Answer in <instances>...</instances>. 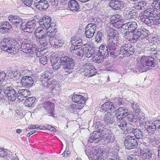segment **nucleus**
Instances as JSON below:
<instances>
[{
	"instance_id": "f257e3e1",
	"label": "nucleus",
	"mask_w": 160,
	"mask_h": 160,
	"mask_svg": "<svg viewBox=\"0 0 160 160\" xmlns=\"http://www.w3.org/2000/svg\"><path fill=\"white\" fill-rule=\"evenodd\" d=\"M71 45L70 48L71 53L75 57L80 59L84 55L87 58L91 57L95 52V47L92 44H82V36L76 35L72 36Z\"/></svg>"
},
{
	"instance_id": "f03ea898",
	"label": "nucleus",
	"mask_w": 160,
	"mask_h": 160,
	"mask_svg": "<svg viewBox=\"0 0 160 160\" xmlns=\"http://www.w3.org/2000/svg\"><path fill=\"white\" fill-rule=\"evenodd\" d=\"M8 19L17 28H21L25 32H31L36 28L38 21L33 19L29 20L26 24L23 22V19L18 15L11 14L8 17Z\"/></svg>"
},
{
	"instance_id": "7ed1b4c3",
	"label": "nucleus",
	"mask_w": 160,
	"mask_h": 160,
	"mask_svg": "<svg viewBox=\"0 0 160 160\" xmlns=\"http://www.w3.org/2000/svg\"><path fill=\"white\" fill-rule=\"evenodd\" d=\"M59 62L62 64V68L70 74L72 72L76 64L75 59L64 55L60 57Z\"/></svg>"
},
{
	"instance_id": "20e7f679",
	"label": "nucleus",
	"mask_w": 160,
	"mask_h": 160,
	"mask_svg": "<svg viewBox=\"0 0 160 160\" xmlns=\"http://www.w3.org/2000/svg\"><path fill=\"white\" fill-rule=\"evenodd\" d=\"M3 91V94L9 101L13 102L15 101L17 98L20 99V96L18 95V93L11 86H8L7 84L6 88Z\"/></svg>"
},
{
	"instance_id": "39448f33",
	"label": "nucleus",
	"mask_w": 160,
	"mask_h": 160,
	"mask_svg": "<svg viewBox=\"0 0 160 160\" xmlns=\"http://www.w3.org/2000/svg\"><path fill=\"white\" fill-rule=\"evenodd\" d=\"M36 45L34 44L33 42H28V41L25 39H24L21 43V51L23 52L29 53L32 50L34 49L35 51H38L40 52L41 50L40 48H38L36 47Z\"/></svg>"
},
{
	"instance_id": "423d86ee",
	"label": "nucleus",
	"mask_w": 160,
	"mask_h": 160,
	"mask_svg": "<svg viewBox=\"0 0 160 160\" xmlns=\"http://www.w3.org/2000/svg\"><path fill=\"white\" fill-rule=\"evenodd\" d=\"M124 143L125 148L128 150L136 148L138 145L137 141L134 136H126Z\"/></svg>"
},
{
	"instance_id": "0eeeda50",
	"label": "nucleus",
	"mask_w": 160,
	"mask_h": 160,
	"mask_svg": "<svg viewBox=\"0 0 160 160\" xmlns=\"http://www.w3.org/2000/svg\"><path fill=\"white\" fill-rule=\"evenodd\" d=\"M110 22L112 26L117 29L121 28H123V20L121 16L118 14L111 16L110 18Z\"/></svg>"
},
{
	"instance_id": "6e6552de",
	"label": "nucleus",
	"mask_w": 160,
	"mask_h": 160,
	"mask_svg": "<svg viewBox=\"0 0 160 160\" xmlns=\"http://www.w3.org/2000/svg\"><path fill=\"white\" fill-rule=\"evenodd\" d=\"M117 42H112L111 43H108V46L109 50V53L110 56L113 58H116L120 54L119 48H117L120 43H116Z\"/></svg>"
},
{
	"instance_id": "1a4fd4ad",
	"label": "nucleus",
	"mask_w": 160,
	"mask_h": 160,
	"mask_svg": "<svg viewBox=\"0 0 160 160\" xmlns=\"http://www.w3.org/2000/svg\"><path fill=\"white\" fill-rule=\"evenodd\" d=\"M13 39L10 37L4 38L1 42V46L0 47L2 51H6L9 52L11 50L12 42H13Z\"/></svg>"
},
{
	"instance_id": "9d476101",
	"label": "nucleus",
	"mask_w": 160,
	"mask_h": 160,
	"mask_svg": "<svg viewBox=\"0 0 160 160\" xmlns=\"http://www.w3.org/2000/svg\"><path fill=\"white\" fill-rule=\"evenodd\" d=\"M83 72L87 74V76L91 77L95 75L97 71L95 67L91 63H85L83 64Z\"/></svg>"
},
{
	"instance_id": "9b49d317",
	"label": "nucleus",
	"mask_w": 160,
	"mask_h": 160,
	"mask_svg": "<svg viewBox=\"0 0 160 160\" xmlns=\"http://www.w3.org/2000/svg\"><path fill=\"white\" fill-rule=\"evenodd\" d=\"M20 83L22 86L29 88L35 85L34 80L31 76L27 75L25 73V75L21 78Z\"/></svg>"
},
{
	"instance_id": "f8f14e48",
	"label": "nucleus",
	"mask_w": 160,
	"mask_h": 160,
	"mask_svg": "<svg viewBox=\"0 0 160 160\" xmlns=\"http://www.w3.org/2000/svg\"><path fill=\"white\" fill-rule=\"evenodd\" d=\"M140 62H144L147 68L149 70L152 68V67H155L156 65V60L155 58L150 56L148 57L142 56L140 59Z\"/></svg>"
},
{
	"instance_id": "ddd939ff",
	"label": "nucleus",
	"mask_w": 160,
	"mask_h": 160,
	"mask_svg": "<svg viewBox=\"0 0 160 160\" xmlns=\"http://www.w3.org/2000/svg\"><path fill=\"white\" fill-rule=\"evenodd\" d=\"M42 77L41 79L42 81L46 82L47 86L52 88V89L55 88L54 85H55L53 83L54 82L50 81L52 76V73L50 71H46L41 75Z\"/></svg>"
},
{
	"instance_id": "4468645a",
	"label": "nucleus",
	"mask_w": 160,
	"mask_h": 160,
	"mask_svg": "<svg viewBox=\"0 0 160 160\" xmlns=\"http://www.w3.org/2000/svg\"><path fill=\"white\" fill-rule=\"evenodd\" d=\"M125 5L123 1L119 0H110L109 2V6L115 10H123Z\"/></svg>"
},
{
	"instance_id": "2eb2a0df",
	"label": "nucleus",
	"mask_w": 160,
	"mask_h": 160,
	"mask_svg": "<svg viewBox=\"0 0 160 160\" xmlns=\"http://www.w3.org/2000/svg\"><path fill=\"white\" fill-rule=\"evenodd\" d=\"M103 123L101 120L99 119L97 116H95L93 120V127H94L98 132L103 133L106 132V129L104 128L103 127ZM107 130H108L107 129Z\"/></svg>"
},
{
	"instance_id": "dca6fc26",
	"label": "nucleus",
	"mask_w": 160,
	"mask_h": 160,
	"mask_svg": "<svg viewBox=\"0 0 160 160\" xmlns=\"http://www.w3.org/2000/svg\"><path fill=\"white\" fill-rule=\"evenodd\" d=\"M51 20L52 19L49 16L45 15L39 20V26L43 29L48 30Z\"/></svg>"
},
{
	"instance_id": "f3484780",
	"label": "nucleus",
	"mask_w": 160,
	"mask_h": 160,
	"mask_svg": "<svg viewBox=\"0 0 160 160\" xmlns=\"http://www.w3.org/2000/svg\"><path fill=\"white\" fill-rule=\"evenodd\" d=\"M73 102L77 103L80 109L82 108L85 105L86 100L85 98L82 95L76 94L73 95L72 97Z\"/></svg>"
},
{
	"instance_id": "a211bd4d",
	"label": "nucleus",
	"mask_w": 160,
	"mask_h": 160,
	"mask_svg": "<svg viewBox=\"0 0 160 160\" xmlns=\"http://www.w3.org/2000/svg\"><path fill=\"white\" fill-rule=\"evenodd\" d=\"M33 5L37 9L42 11L46 10L49 6L48 1L46 0H35Z\"/></svg>"
},
{
	"instance_id": "6ab92c4d",
	"label": "nucleus",
	"mask_w": 160,
	"mask_h": 160,
	"mask_svg": "<svg viewBox=\"0 0 160 160\" xmlns=\"http://www.w3.org/2000/svg\"><path fill=\"white\" fill-rule=\"evenodd\" d=\"M42 106L44 109L47 112V114L53 117H56L55 114H54L55 106L53 103L47 101L42 103Z\"/></svg>"
},
{
	"instance_id": "aec40b11",
	"label": "nucleus",
	"mask_w": 160,
	"mask_h": 160,
	"mask_svg": "<svg viewBox=\"0 0 160 160\" xmlns=\"http://www.w3.org/2000/svg\"><path fill=\"white\" fill-rule=\"evenodd\" d=\"M108 36L110 38L109 40L108 41V43H111L112 42H114L115 41V42H117L116 43H120L119 40L118 39V35L117 30L114 29H111L108 33Z\"/></svg>"
},
{
	"instance_id": "412c9836",
	"label": "nucleus",
	"mask_w": 160,
	"mask_h": 160,
	"mask_svg": "<svg viewBox=\"0 0 160 160\" xmlns=\"http://www.w3.org/2000/svg\"><path fill=\"white\" fill-rule=\"evenodd\" d=\"M12 29V25L8 21H3L0 23V31L2 33L7 34Z\"/></svg>"
},
{
	"instance_id": "4be33fe9",
	"label": "nucleus",
	"mask_w": 160,
	"mask_h": 160,
	"mask_svg": "<svg viewBox=\"0 0 160 160\" xmlns=\"http://www.w3.org/2000/svg\"><path fill=\"white\" fill-rule=\"evenodd\" d=\"M138 28L137 23L135 22H130L123 25V29L128 30L131 33L133 32Z\"/></svg>"
},
{
	"instance_id": "5701e85b",
	"label": "nucleus",
	"mask_w": 160,
	"mask_h": 160,
	"mask_svg": "<svg viewBox=\"0 0 160 160\" xmlns=\"http://www.w3.org/2000/svg\"><path fill=\"white\" fill-rule=\"evenodd\" d=\"M137 33L139 35L140 40L144 39H148L151 37L149 31L145 28H140L137 30Z\"/></svg>"
},
{
	"instance_id": "b1692460",
	"label": "nucleus",
	"mask_w": 160,
	"mask_h": 160,
	"mask_svg": "<svg viewBox=\"0 0 160 160\" xmlns=\"http://www.w3.org/2000/svg\"><path fill=\"white\" fill-rule=\"evenodd\" d=\"M68 7L73 12H76L80 11V5L77 1L71 0L68 3Z\"/></svg>"
},
{
	"instance_id": "393cba45",
	"label": "nucleus",
	"mask_w": 160,
	"mask_h": 160,
	"mask_svg": "<svg viewBox=\"0 0 160 160\" xmlns=\"http://www.w3.org/2000/svg\"><path fill=\"white\" fill-rule=\"evenodd\" d=\"M115 140V138L108 133L104 134L101 139V143L104 142L105 144L112 143Z\"/></svg>"
},
{
	"instance_id": "a878e982",
	"label": "nucleus",
	"mask_w": 160,
	"mask_h": 160,
	"mask_svg": "<svg viewBox=\"0 0 160 160\" xmlns=\"http://www.w3.org/2000/svg\"><path fill=\"white\" fill-rule=\"evenodd\" d=\"M98 55H101L105 58L109 56V53L108 43L107 45H101L98 49Z\"/></svg>"
},
{
	"instance_id": "bb28decb",
	"label": "nucleus",
	"mask_w": 160,
	"mask_h": 160,
	"mask_svg": "<svg viewBox=\"0 0 160 160\" xmlns=\"http://www.w3.org/2000/svg\"><path fill=\"white\" fill-rule=\"evenodd\" d=\"M155 125L154 124V122H153L151 121L146 122L144 125L145 128L144 131L146 130L149 133H154L155 131H156Z\"/></svg>"
},
{
	"instance_id": "cd10ccee",
	"label": "nucleus",
	"mask_w": 160,
	"mask_h": 160,
	"mask_svg": "<svg viewBox=\"0 0 160 160\" xmlns=\"http://www.w3.org/2000/svg\"><path fill=\"white\" fill-rule=\"evenodd\" d=\"M21 43H22L20 41H14V42L12 44L11 48L12 49L8 52L13 53H17L19 51V49H21V50L22 49L21 47Z\"/></svg>"
},
{
	"instance_id": "c85d7f7f",
	"label": "nucleus",
	"mask_w": 160,
	"mask_h": 160,
	"mask_svg": "<svg viewBox=\"0 0 160 160\" xmlns=\"http://www.w3.org/2000/svg\"><path fill=\"white\" fill-rule=\"evenodd\" d=\"M156 14L155 10L154 9L148 8L145 10L143 12L142 15L141 16V18H153Z\"/></svg>"
},
{
	"instance_id": "c756f323",
	"label": "nucleus",
	"mask_w": 160,
	"mask_h": 160,
	"mask_svg": "<svg viewBox=\"0 0 160 160\" xmlns=\"http://www.w3.org/2000/svg\"><path fill=\"white\" fill-rule=\"evenodd\" d=\"M103 120L105 124L107 125H112L115 122V120L112 117L110 112H108L107 114H105L103 118Z\"/></svg>"
},
{
	"instance_id": "7c9ffc66",
	"label": "nucleus",
	"mask_w": 160,
	"mask_h": 160,
	"mask_svg": "<svg viewBox=\"0 0 160 160\" xmlns=\"http://www.w3.org/2000/svg\"><path fill=\"white\" fill-rule=\"evenodd\" d=\"M50 62L52 63V68L54 70H57L60 69L61 67L62 68V63L59 61L58 62V60L56 57H51Z\"/></svg>"
},
{
	"instance_id": "2f4dec72",
	"label": "nucleus",
	"mask_w": 160,
	"mask_h": 160,
	"mask_svg": "<svg viewBox=\"0 0 160 160\" xmlns=\"http://www.w3.org/2000/svg\"><path fill=\"white\" fill-rule=\"evenodd\" d=\"M37 102L36 99L35 97H32L27 98L25 102V106L29 108L33 107Z\"/></svg>"
},
{
	"instance_id": "473e14b6",
	"label": "nucleus",
	"mask_w": 160,
	"mask_h": 160,
	"mask_svg": "<svg viewBox=\"0 0 160 160\" xmlns=\"http://www.w3.org/2000/svg\"><path fill=\"white\" fill-rule=\"evenodd\" d=\"M129 102L131 104V107L135 112V114L138 115L141 113V111L140 106L137 102L133 100H130Z\"/></svg>"
},
{
	"instance_id": "72a5a7b5",
	"label": "nucleus",
	"mask_w": 160,
	"mask_h": 160,
	"mask_svg": "<svg viewBox=\"0 0 160 160\" xmlns=\"http://www.w3.org/2000/svg\"><path fill=\"white\" fill-rule=\"evenodd\" d=\"M46 30L47 36H48V38L52 39V38H55L56 39L58 37L57 36V30L56 28H52L48 29Z\"/></svg>"
},
{
	"instance_id": "f704fd0d",
	"label": "nucleus",
	"mask_w": 160,
	"mask_h": 160,
	"mask_svg": "<svg viewBox=\"0 0 160 160\" xmlns=\"http://www.w3.org/2000/svg\"><path fill=\"white\" fill-rule=\"evenodd\" d=\"M44 29H37L35 32V37L38 39L40 40L42 39H44L47 37L46 32L44 31Z\"/></svg>"
},
{
	"instance_id": "c9c22d12",
	"label": "nucleus",
	"mask_w": 160,
	"mask_h": 160,
	"mask_svg": "<svg viewBox=\"0 0 160 160\" xmlns=\"http://www.w3.org/2000/svg\"><path fill=\"white\" fill-rule=\"evenodd\" d=\"M142 151V158L146 159H149L151 158L152 153L151 151L147 148H144L141 150Z\"/></svg>"
},
{
	"instance_id": "e433bc0d",
	"label": "nucleus",
	"mask_w": 160,
	"mask_h": 160,
	"mask_svg": "<svg viewBox=\"0 0 160 160\" xmlns=\"http://www.w3.org/2000/svg\"><path fill=\"white\" fill-rule=\"evenodd\" d=\"M135 51L134 47L130 43L126 44V57H128L133 55Z\"/></svg>"
},
{
	"instance_id": "4c0bfd02",
	"label": "nucleus",
	"mask_w": 160,
	"mask_h": 160,
	"mask_svg": "<svg viewBox=\"0 0 160 160\" xmlns=\"http://www.w3.org/2000/svg\"><path fill=\"white\" fill-rule=\"evenodd\" d=\"M103 149L102 146L96 147L93 151L90 152L89 155L92 154L93 155H97V156H98L102 154H103Z\"/></svg>"
},
{
	"instance_id": "58836bf2",
	"label": "nucleus",
	"mask_w": 160,
	"mask_h": 160,
	"mask_svg": "<svg viewBox=\"0 0 160 160\" xmlns=\"http://www.w3.org/2000/svg\"><path fill=\"white\" fill-rule=\"evenodd\" d=\"M138 14L135 9H132L126 15V17L128 19H135L137 18Z\"/></svg>"
},
{
	"instance_id": "ea45409f",
	"label": "nucleus",
	"mask_w": 160,
	"mask_h": 160,
	"mask_svg": "<svg viewBox=\"0 0 160 160\" xmlns=\"http://www.w3.org/2000/svg\"><path fill=\"white\" fill-rule=\"evenodd\" d=\"M114 101L115 105L117 106V107H118L122 105L125 106L126 104V100L124 98H115Z\"/></svg>"
},
{
	"instance_id": "a19ab883",
	"label": "nucleus",
	"mask_w": 160,
	"mask_h": 160,
	"mask_svg": "<svg viewBox=\"0 0 160 160\" xmlns=\"http://www.w3.org/2000/svg\"><path fill=\"white\" fill-rule=\"evenodd\" d=\"M141 63H139L136 66V68L140 71L141 72H147L148 69L145 66V64L144 62H140Z\"/></svg>"
},
{
	"instance_id": "79ce46f5",
	"label": "nucleus",
	"mask_w": 160,
	"mask_h": 160,
	"mask_svg": "<svg viewBox=\"0 0 160 160\" xmlns=\"http://www.w3.org/2000/svg\"><path fill=\"white\" fill-rule=\"evenodd\" d=\"M25 72V70H22L19 71L18 70H17V69H15L13 72H13L12 75H13V76L14 77L17 78L21 77L22 78V77L25 75L26 73Z\"/></svg>"
},
{
	"instance_id": "37998d69",
	"label": "nucleus",
	"mask_w": 160,
	"mask_h": 160,
	"mask_svg": "<svg viewBox=\"0 0 160 160\" xmlns=\"http://www.w3.org/2000/svg\"><path fill=\"white\" fill-rule=\"evenodd\" d=\"M133 134L135 136V138L139 139L144 138L143 135L141 130L136 128L135 131L133 132Z\"/></svg>"
},
{
	"instance_id": "c03bdc74",
	"label": "nucleus",
	"mask_w": 160,
	"mask_h": 160,
	"mask_svg": "<svg viewBox=\"0 0 160 160\" xmlns=\"http://www.w3.org/2000/svg\"><path fill=\"white\" fill-rule=\"evenodd\" d=\"M142 21L146 24L150 26L154 24L155 21L153 18H141Z\"/></svg>"
},
{
	"instance_id": "a18cd8bd",
	"label": "nucleus",
	"mask_w": 160,
	"mask_h": 160,
	"mask_svg": "<svg viewBox=\"0 0 160 160\" xmlns=\"http://www.w3.org/2000/svg\"><path fill=\"white\" fill-rule=\"evenodd\" d=\"M90 157L93 160H105L106 158V155L102 154V155L97 156V155H93L92 154L90 155Z\"/></svg>"
},
{
	"instance_id": "49530a36",
	"label": "nucleus",
	"mask_w": 160,
	"mask_h": 160,
	"mask_svg": "<svg viewBox=\"0 0 160 160\" xmlns=\"http://www.w3.org/2000/svg\"><path fill=\"white\" fill-rule=\"evenodd\" d=\"M30 91L28 89H19L18 92V95L22 96L23 97H27V96L30 94Z\"/></svg>"
},
{
	"instance_id": "de8ad7c7",
	"label": "nucleus",
	"mask_w": 160,
	"mask_h": 160,
	"mask_svg": "<svg viewBox=\"0 0 160 160\" xmlns=\"http://www.w3.org/2000/svg\"><path fill=\"white\" fill-rule=\"evenodd\" d=\"M91 22H93V23H92L94 26H96V27L98 26H101L102 23V21L99 18H92L91 19Z\"/></svg>"
},
{
	"instance_id": "09e8293b",
	"label": "nucleus",
	"mask_w": 160,
	"mask_h": 160,
	"mask_svg": "<svg viewBox=\"0 0 160 160\" xmlns=\"http://www.w3.org/2000/svg\"><path fill=\"white\" fill-rule=\"evenodd\" d=\"M138 40H140V38L139 37V35L137 33V31L136 33L135 32L132 36H131L129 39H128L130 42L132 43L136 42Z\"/></svg>"
},
{
	"instance_id": "8fccbe9b",
	"label": "nucleus",
	"mask_w": 160,
	"mask_h": 160,
	"mask_svg": "<svg viewBox=\"0 0 160 160\" xmlns=\"http://www.w3.org/2000/svg\"><path fill=\"white\" fill-rule=\"evenodd\" d=\"M101 133L98 132V131H95L93 132V134L94 135V142L98 143L99 142H101V136H100Z\"/></svg>"
},
{
	"instance_id": "3c124183",
	"label": "nucleus",
	"mask_w": 160,
	"mask_h": 160,
	"mask_svg": "<svg viewBox=\"0 0 160 160\" xmlns=\"http://www.w3.org/2000/svg\"><path fill=\"white\" fill-rule=\"evenodd\" d=\"M39 61L43 65L48 64L50 62V58H48L46 56L41 57L39 58Z\"/></svg>"
},
{
	"instance_id": "603ef678",
	"label": "nucleus",
	"mask_w": 160,
	"mask_h": 160,
	"mask_svg": "<svg viewBox=\"0 0 160 160\" xmlns=\"http://www.w3.org/2000/svg\"><path fill=\"white\" fill-rule=\"evenodd\" d=\"M103 36V33L102 32L98 31L97 36L95 37V40L98 43L101 42L103 39L102 37Z\"/></svg>"
},
{
	"instance_id": "864d4df0",
	"label": "nucleus",
	"mask_w": 160,
	"mask_h": 160,
	"mask_svg": "<svg viewBox=\"0 0 160 160\" xmlns=\"http://www.w3.org/2000/svg\"><path fill=\"white\" fill-rule=\"evenodd\" d=\"M126 44H122L119 48V53L120 54L123 55L124 57H126Z\"/></svg>"
},
{
	"instance_id": "5fc2aeb1",
	"label": "nucleus",
	"mask_w": 160,
	"mask_h": 160,
	"mask_svg": "<svg viewBox=\"0 0 160 160\" xmlns=\"http://www.w3.org/2000/svg\"><path fill=\"white\" fill-rule=\"evenodd\" d=\"M126 120H127V119H124L122 120H120L118 123V125L121 129H122L123 128L127 127L128 123L126 121Z\"/></svg>"
},
{
	"instance_id": "6e6d98bb",
	"label": "nucleus",
	"mask_w": 160,
	"mask_h": 160,
	"mask_svg": "<svg viewBox=\"0 0 160 160\" xmlns=\"http://www.w3.org/2000/svg\"><path fill=\"white\" fill-rule=\"evenodd\" d=\"M110 102H108L103 104L102 105L101 108L102 110L106 112L110 111Z\"/></svg>"
},
{
	"instance_id": "4d7b16f0",
	"label": "nucleus",
	"mask_w": 160,
	"mask_h": 160,
	"mask_svg": "<svg viewBox=\"0 0 160 160\" xmlns=\"http://www.w3.org/2000/svg\"><path fill=\"white\" fill-rule=\"evenodd\" d=\"M97 28L96 26L93 24L90 23L88 24L86 27L85 30H90L95 32Z\"/></svg>"
},
{
	"instance_id": "13d9d810",
	"label": "nucleus",
	"mask_w": 160,
	"mask_h": 160,
	"mask_svg": "<svg viewBox=\"0 0 160 160\" xmlns=\"http://www.w3.org/2000/svg\"><path fill=\"white\" fill-rule=\"evenodd\" d=\"M122 117L124 118V119H127L128 118H129V116H131V114H129V112L127 109H125L122 112Z\"/></svg>"
},
{
	"instance_id": "bf43d9fd",
	"label": "nucleus",
	"mask_w": 160,
	"mask_h": 160,
	"mask_svg": "<svg viewBox=\"0 0 160 160\" xmlns=\"http://www.w3.org/2000/svg\"><path fill=\"white\" fill-rule=\"evenodd\" d=\"M136 116L135 114L134 115H132L131 114V116H129V118H128L127 120H128V122H129V124L130 125L132 124V123H134L135 124L136 123Z\"/></svg>"
},
{
	"instance_id": "052dcab7",
	"label": "nucleus",
	"mask_w": 160,
	"mask_h": 160,
	"mask_svg": "<svg viewBox=\"0 0 160 160\" xmlns=\"http://www.w3.org/2000/svg\"><path fill=\"white\" fill-rule=\"evenodd\" d=\"M85 36L88 38H91L93 36L95 32L92 31L85 30Z\"/></svg>"
},
{
	"instance_id": "680f3d73",
	"label": "nucleus",
	"mask_w": 160,
	"mask_h": 160,
	"mask_svg": "<svg viewBox=\"0 0 160 160\" xmlns=\"http://www.w3.org/2000/svg\"><path fill=\"white\" fill-rule=\"evenodd\" d=\"M104 57L103 56L101 55H98L95 59V62L96 63H100L104 61Z\"/></svg>"
},
{
	"instance_id": "e2e57ef3",
	"label": "nucleus",
	"mask_w": 160,
	"mask_h": 160,
	"mask_svg": "<svg viewBox=\"0 0 160 160\" xmlns=\"http://www.w3.org/2000/svg\"><path fill=\"white\" fill-rule=\"evenodd\" d=\"M76 109H80L78 105L72 104L68 108V110L71 112H74Z\"/></svg>"
},
{
	"instance_id": "0e129e2a",
	"label": "nucleus",
	"mask_w": 160,
	"mask_h": 160,
	"mask_svg": "<svg viewBox=\"0 0 160 160\" xmlns=\"http://www.w3.org/2000/svg\"><path fill=\"white\" fill-rule=\"evenodd\" d=\"M142 149H137L135 151L134 154H132L133 155L136 156L137 158L139 159V157H142Z\"/></svg>"
},
{
	"instance_id": "69168bd1",
	"label": "nucleus",
	"mask_w": 160,
	"mask_h": 160,
	"mask_svg": "<svg viewBox=\"0 0 160 160\" xmlns=\"http://www.w3.org/2000/svg\"><path fill=\"white\" fill-rule=\"evenodd\" d=\"M152 6L153 8L160 11V2H154L152 4Z\"/></svg>"
},
{
	"instance_id": "338daca9",
	"label": "nucleus",
	"mask_w": 160,
	"mask_h": 160,
	"mask_svg": "<svg viewBox=\"0 0 160 160\" xmlns=\"http://www.w3.org/2000/svg\"><path fill=\"white\" fill-rule=\"evenodd\" d=\"M156 131L160 132V120H156L154 121Z\"/></svg>"
},
{
	"instance_id": "774afa93",
	"label": "nucleus",
	"mask_w": 160,
	"mask_h": 160,
	"mask_svg": "<svg viewBox=\"0 0 160 160\" xmlns=\"http://www.w3.org/2000/svg\"><path fill=\"white\" fill-rule=\"evenodd\" d=\"M39 43L41 46L45 47H47L48 45V42L46 39H42L39 40Z\"/></svg>"
}]
</instances>
